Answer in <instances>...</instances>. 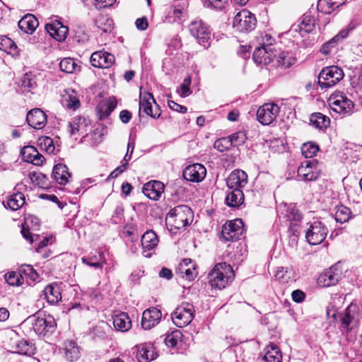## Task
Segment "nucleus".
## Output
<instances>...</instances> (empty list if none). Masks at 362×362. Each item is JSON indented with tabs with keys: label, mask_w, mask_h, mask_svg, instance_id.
Masks as SVG:
<instances>
[{
	"label": "nucleus",
	"mask_w": 362,
	"mask_h": 362,
	"mask_svg": "<svg viewBox=\"0 0 362 362\" xmlns=\"http://www.w3.org/2000/svg\"><path fill=\"white\" fill-rule=\"evenodd\" d=\"M24 324L29 326L35 334L42 336L52 333L57 326L56 321L52 315L42 313L29 316L24 321Z\"/></svg>",
	"instance_id": "obj_1"
},
{
	"label": "nucleus",
	"mask_w": 362,
	"mask_h": 362,
	"mask_svg": "<svg viewBox=\"0 0 362 362\" xmlns=\"http://www.w3.org/2000/svg\"><path fill=\"white\" fill-rule=\"evenodd\" d=\"M235 276L231 266L226 262L216 264L209 274V283L214 288L223 289Z\"/></svg>",
	"instance_id": "obj_2"
},
{
	"label": "nucleus",
	"mask_w": 362,
	"mask_h": 362,
	"mask_svg": "<svg viewBox=\"0 0 362 362\" xmlns=\"http://www.w3.org/2000/svg\"><path fill=\"white\" fill-rule=\"evenodd\" d=\"M193 218L192 209L186 205H179L172 209L165 218L166 224L175 229L182 228Z\"/></svg>",
	"instance_id": "obj_3"
},
{
	"label": "nucleus",
	"mask_w": 362,
	"mask_h": 362,
	"mask_svg": "<svg viewBox=\"0 0 362 362\" xmlns=\"http://www.w3.org/2000/svg\"><path fill=\"white\" fill-rule=\"evenodd\" d=\"M328 104L333 112L346 115L352 112L354 107L353 101L340 91L334 92L328 98Z\"/></svg>",
	"instance_id": "obj_4"
},
{
	"label": "nucleus",
	"mask_w": 362,
	"mask_h": 362,
	"mask_svg": "<svg viewBox=\"0 0 362 362\" xmlns=\"http://www.w3.org/2000/svg\"><path fill=\"white\" fill-rule=\"evenodd\" d=\"M343 70L337 66H329L322 69L318 77L321 88H329L339 83L343 78Z\"/></svg>",
	"instance_id": "obj_5"
},
{
	"label": "nucleus",
	"mask_w": 362,
	"mask_h": 362,
	"mask_svg": "<svg viewBox=\"0 0 362 362\" xmlns=\"http://www.w3.org/2000/svg\"><path fill=\"white\" fill-rule=\"evenodd\" d=\"M194 308L192 304L183 303L177 306L171 314L173 323L177 327H184L188 325L194 317Z\"/></svg>",
	"instance_id": "obj_6"
},
{
	"label": "nucleus",
	"mask_w": 362,
	"mask_h": 362,
	"mask_svg": "<svg viewBox=\"0 0 362 362\" xmlns=\"http://www.w3.org/2000/svg\"><path fill=\"white\" fill-rule=\"evenodd\" d=\"M189 31L198 43L208 47L211 41V33L209 27L202 21H194L189 25Z\"/></svg>",
	"instance_id": "obj_7"
},
{
	"label": "nucleus",
	"mask_w": 362,
	"mask_h": 362,
	"mask_svg": "<svg viewBox=\"0 0 362 362\" xmlns=\"http://www.w3.org/2000/svg\"><path fill=\"white\" fill-rule=\"evenodd\" d=\"M267 44H262L255 48L253 53V60L257 64H268L272 62L276 57V50L272 45L271 36L266 35Z\"/></svg>",
	"instance_id": "obj_8"
},
{
	"label": "nucleus",
	"mask_w": 362,
	"mask_h": 362,
	"mask_svg": "<svg viewBox=\"0 0 362 362\" xmlns=\"http://www.w3.org/2000/svg\"><path fill=\"white\" fill-rule=\"evenodd\" d=\"M279 210L281 216L291 224H293L294 227L290 226L289 230L292 231L293 235L298 233V229L295 227L300 223L303 218V215L295 204H284L279 206Z\"/></svg>",
	"instance_id": "obj_9"
},
{
	"label": "nucleus",
	"mask_w": 362,
	"mask_h": 362,
	"mask_svg": "<svg viewBox=\"0 0 362 362\" xmlns=\"http://www.w3.org/2000/svg\"><path fill=\"white\" fill-rule=\"evenodd\" d=\"M328 230L320 221L313 222L306 231L305 238L308 243L313 245H319L325 239Z\"/></svg>",
	"instance_id": "obj_10"
},
{
	"label": "nucleus",
	"mask_w": 362,
	"mask_h": 362,
	"mask_svg": "<svg viewBox=\"0 0 362 362\" xmlns=\"http://www.w3.org/2000/svg\"><path fill=\"white\" fill-rule=\"evenodd\" d=\"M256 22L254 14L247 9H243L235 16L233 25L240 32H245L253 30Z\"/></svg>",
	"instance_id": "obj_11"
},
{
	"label": "nucleus",
	"mask_w": 362,
	"mask_h": 362,
	"mask_svg": "<svg viewBox=\"0 0 362 362\" xmlns=\"http://www.w3.org/2000/svg\"><path fill=\"white\" fill-rule=\"evenodd\" d=\"M343 276L342 269L339 264H336L321 274L317 279V284L322 287H329L336 285Z\"/></svg>",
	"instance_id": "obj_12"
},
{
	"label": "nucleus",
	"mask_w": 362,
	"mask_h": 362,
	"mask_svg": "<svg viewBox=\"0 0 362 362\" xmlns=\"http://www.w3.org/2000/svg\"><path fill=\"white\" fill-rule=\"evenodd\" d=\"M360 315L356 305L351 304L340 315L341 329L346 332H351L357 325Z\"/></svg>",
	"instance_id": "obj_13"
},
{
	"label": "nucleus",
	"mask_w": 362,
	"mask_h": 362,
	"mask_svg": "<svg viewBox=\"0 0 362 362\" xmlns=\"http://www.w3.org/2000/svg\"><path fill=\"white\" fill-rule=\"evenodd\" d=\"M244 224L241 219L236 218L225 223L222 227L221 235L226 241L237 240L242 235Z\"/></svg>",
	"instance_id": "obj_14"
},
{
	"label": "nucleus",
	"mask_w": 362,
	"mask_h": 362,
	"mask_svg": "<svg viewBox=\"0 0 362 362\" xmlns=\"http://www.w3.org/2000/svg\"><path fill=\"white\" fill-rule=\"evenodd\" d=\"M298 176L304 181H313L320 176V169L317 160H308L301 163L298 168Z\"/></svg>",
	"instance_id": "obj_15"
},
{
	"label": "nucleus",
	"mask_w": 362,
	"mask_h": 362,
	"mask_svg": "<svg viewBox=\"0 0 362 362\" xmlns=\"http://www.w3.org/2000/svg\"><path fill=\"white\" fill-rule=\"evenodd\" d=\"M280 112V107L275 103H264L259 107L257 118L263 125L272 124Z\"/></svg>",
	"instance_id": "obj_16"
},
{
	"label": "nucleus",
	"mask_w": 362,
	"mask_h": 362,
	"mask_svg": "<svg viewBox=\"0 0 362 362\" xmlns=\"http://www.w3.org/2000/svg\"><path fill=\"white\" fill-rule=\"evenodd\" d=\"M175 273L183 279L192 281L198 274L197 264L189 258L183 259L177 266Z\"/></svg>",
	"instance_id": "obj_17"
},
{
	"label": "nucleus",
	"mask_w": 362,
	"mask_h": 362,
	"mask_svg": "<svg viewBox=\"0 0 362 362\" xmlns=\"http://www.w3.org/2000/svg\"><path fill=\"white\" fill-rule=\"evenodd\" d=\"M115 61V58L113 54L104 51L95 52L91 54L90 58L91 65L100 69L110 67L114 64Z\"/></svg>",
	"instance_id": "obj_18"
},
{
	"label": "nucleus",
	"mask_w": 362,
	"mask_h": 362,
	"mask_svg": "<svg viewBox=\"0 0 362 362\" xmlns=\"http://www.w3.org/2000/svg\"><path fill=\"white\" fill-rule=\"evenodd\" d=\"M206 170L200 163L190 165L183 170V177L185 180L194 182H199L205 177Z\"/></svg>",
	"instance_id": "obj_19"
},
{
	"label": "nucleus",
	"mask_w": 362,
	"mask_h": 362,
	"mask_svg": "<svg viewBox=\"0 0 362 362\" xmlns=\"http://www.w3.org/2000/svg\"><path fill=\"white\" fill-rule=\"evenodd\" d=\"M28 124L36 129H42L47 124V115L40 108H35L30 110L26 116Z\"/></svg>",
	"instance_id": "obj_20"
},
{
	"label": "nucleus",
	"mask_w": 362,
	"mask_h": 362,
	"mask_svg": "<svg viewBox=\"0 0 362 362\" xmlns=\"http://www.w3.org/2000/svg\"><path fill=\"white\" fill-rule=\"evenodd\" d=\"M162 317L160 310L151 308L144 310L141 319V326L144 329H151L158 325Z\"/></svg>",
	"instance_id": "obj_21"
},
{
	"label": "nucleus",
	"mask_w": 362,
	"mask_h": 362,
	"mask_svg": "<svg viewBox=\"0 0 362 362\" xmlns=\"http://www.w3.org/2000/svg\"><path fill=\"white\" fill-rule=\"evenodd\" d=\"M11 351L23 355L30 356L34 354L35 348L33 344L27 340L19 339L13 341V336H16V332H11Z\"/></svg>",
	"instance_id": "obj_22"
},
{
	"label": "nucleus",
	"mask_w": 362,
	"mask_h": 362,
	"mask_svg": "<svg viewBox=\"0 0 362 362\" xmlns=\"http://www.w3.org/2000/svg\"><path fill=\"white\" fill-rule=\"evenodd\" d=\"M229 189H241L247 184V175L242 170H233L226 180Z\"/></svg>",
	"instance_id": "obj_23"
},
{
	"label": "nucleus",
	"mask_w": 362,
	"mask_h": 362,
	"mask_svg": "<svg viewBox=\"0 0 362 362\" xmlns=\"http://www.w3.org/2000/svg\"><path fill=\"white\" fill-rule=\"evenodd\" d=\"M45 28L50 36L59 42L64 41L69 33L68 28L58 21L47 23Z\"/></svg>",
	"instance_id": "obj_24"
},
{
	"label": "nucleus",
	"mask_w": 362,
	"mask_h": 362,
	"mask_svg": "<svg viewBox=\"0 0 362 362\" xmlns=\"http://www.w3.org/2000/svg\"><path fill=\"white\" fill-rule=\"evenodd\" d=\"M165 185L158 180H152L143 187L144 194L152 200H158L164 192Z\"/></svg>",
	"instance_id": "obj_25"
},
{
	"label": "nucleus",
	"mask_w": 362,
	"mask_h": 362,
	"mask_svg": "<svg viewBox=\"0 0 362 362\" xmlns=\"http://www.w3.org/2000/svg\"><path fill=\"white\" fill-rule=\"evenodd\" d=\"M159 240L157 235L153 230H147L141 238V245L143 247L144 255L146 257L151 256L152 250H153L158 245Z\"/></svg>",
	"instance_id": "obj_26"
},
{
	"label": "nucleus",
	"mask_w": 362,
	"mask_h": 362,
	"mask_svg": "<svg viewBox=\"0 0 362 362\" xmlns=\"http://www.w3.org/2000/svg\"><path fill=\"white\" fill-rule=\"evenodd\" d=\"M21 153L23 159L25 162L30 163L35 165H41L45 161L44 156L33 146H24Z\"/></svg>",
	"instance_id": "obj_27"
},
{
	"label": "nucleus",
	"mask_w": 362,
	"mask_h": 362,
	"mask_svg": "<svg viewBox=\"0 0 362 362\" xmlns=\"http://www.w3.org/2000/svg\"><path fill=\"white\" fill-rule=\"evenodd\" d=\"M152 103H155V100L151 93H145L143 95L140 94V110H142L143 112L153 118H158L160 113L159 110H156L155 113L153 112Z\"/></svg>",
	"instance_id": "obj_28"
},
{
	"label": "nucleus",
	"mask_w": 362,
	"mask_h": 362,
	"mask_svg": "<svg viewBox=\"0 0 362 362\" xmlns=\"http://www.w3.org/2000/svg\"><path fill=\"white\" fill-rule=\"evenodd\" d=\"M69 132L71 135H85L88 127V121L83 117H74L69 124Z\"/></svg>",
	"instance_id": "obj_29"
},
{
	"label": "nucleus",
	"mask_w": 362,
	"mask_h": 362,
	"mask_svg": "<svg viewBox=\"0 0 362 362\" xmlns=\"http://www.w3.org/2000/svg\"><path fill=\"white\" fill-rule=\"evenodd\" d=\"M52 177L56 182L59 185H64L69 182L71 175L69 173L68 168L66 165L58 163L53 168Z\"/></svg>",
	"instance_id": "obj_30"
},
{
	"label": "nucleus",
	"mask_w": 362,
	"mask_h": 362,
	"mask_svg": "<svg viewBox=\"0 0 362 362\" xmlns=\"http://www.w3.org/2000/svg\"><path fill=\"white\" fill-rule=\"evenodd\" d=\"M117 106L115 98H109L107 100H103L97 107L98 118L103 120L107 118Z\"/></svg>",
	"instance_id": "obj_31"
},
{
	"label": "nucleus",
	"mask_w": 362,
	"mask_h": 362,
	"mask_svg": "<svg viewBox=\"0 0 362 362\" xmlns=\"http://www.w3.org/2000/svg\"><path fill=\"white\" fill-rule=\"evenodd\" d=\"M113 325L116 330L122 332L129 330L132 327V321L126 313L115 314L112 317Z\"/></svg>",
	"instance_id": "obj_32"
},
{
	"label": "nucleus",
	"mask_w": 362,
	"mask_h": 362,
	"mask_svg": "<svg viewBox=\"0 0 362 362\" xmlns=\"http://www.w3.org/2000/svg\"><path fill=\"white\" fill-rule=\"evenodd\" d=\"M315 28V19L310 15H303L299 23L292 26V30H299L300 34L303 36V33H308L313 30Z\"/></svg>",
	"instance_id": "obj_33"
},
{
	"label": "nucleus",
	"mask_w": 362,
	"mask_h": 362,
	"mask_svg": "<svg viewBox=\"0 0 362 362\" xmlns=\"http://www.w3.org/2000/svg\"><path fill=\"white\" fill-rule=\"evenodd\" d=\"M137 359L139 362H149L156 358L154 348L151 344H144L137 346Z\"/></svg>",
	"instance_id": "obj_34"
},
{
	"label": "nucleus",
	"mask_w": 362,
	"mask_h": 362,
	"mask_svg": "<svg viewBox=\"0 0 362 362\" xmlns=\"http://www.w3.org/2000/svg\"><path fill=\"white\" fill-rule=\"evenodd\" d=\"M38 21L33 14L24 16L18 22L19 28L29 34H32L38 26Z\"/></svg>",
	"instance_id": "obj_35"
},
{
	"label": "nucleus",
	"mask_w": 362,
	"mask_h": 362,
	"mask_svg": "<svg viewBox=\"0 0 362 362\" xmlns=\"http://www.w3.org/2000/svg\"><path fill=\"white\" fill-rule=\"evenodd\" d=\"M44 295L49 304L54 305L62 300L60 288L57 284L47 285L44 289Z\"/></svg>",
	"instance_id": "obj_36"
},
{
	"label": "nucleus",
	"mask_w": 362,
	"mask_h": 362,
	"mask_svg": "<svg viewBox=\"0 0 362 362\" xmlns=\"http://www.w3.org/2000/svg\"><path fill=\"white\" fill-rule=\"evenodd\" d=\"M276 279L282 284H288L296 281V274L292 267H278L275 272Z\"/></svg>",
	"instance_id": "obj_37"
},
{
	"label": "nucleus",
	"mask_w": 362,
	"mask_h": 362,
	"mask_svg": "<svg viewBox=\"0 0 362 362\" xmlns=\"http://www.w3.org/2000/svg\"><path fill=\"white\" fill-rule=\"evenodd\" d=\"M226 197V203L230 207H238L241 205L244 201V194L242 189H229Z\"/></svg>",
	"instance_id": "obj_38"
},
{
	"label": "nucleus",
	"mask_w": 362,
	"mask_h": 362,
	"mask_svg": "<svg viewBox=\"0 0 362 362\" xmlns=\"http://www.w3.org/2000/svg\"><path fill=\"white\" fill-rule=\"evenodd\" d=\"M62 104L64 107L75 110L80 107L79 98L76 93L71 90V91H66V93L62 95Z\"/></svg>",
	"instance_id": "obj_39"
},
{
	"label": "nucleus",
	"mask_w": 362,
	"mask_h": 362,
	"mask_svg": "<svg viewBox=\"0 0 362 362\" xmlns=\"http://www.w3.org/2000/svg\"><path fill=\"white\" fill-rule=\"evenodd\" d=\"M263 359L265 362H281V352L276 345L271 344L267 346Z\"/></svg>",
	"instance_id": "obj_40"
},
{
	"label": "nucleus",
	"mask_w": 362,
	"mask_h": 362,
	"mask_svg": "<svg viewBox=\"0 0 362 362\" xmlns=\"http://www.w3.org/2000/svg\"><path fill=\"white\" fill-rule=\"evenodd\" d=\"M310 123L319 129H324L329 127L330 119L320 112H315L310 115Z\"/></svg>",
	"instance_id": "obj_41"
},
{
	"label": "nucleus",
	"mask_w": 362,
	"mask_h": 362,
	"mask_svg": "<svg viewBox=\"0 0 362 362\" xmlns=\"http://www.w3.org/2000/svg\"><path fill=\"white\" fill-rule=\"evenodd\" d=\"M346 0H320L317 7L320 8L322 12L329 14L335 8L339 7L345 3Z\"/></svg>",
	"instance_id": "obj_42"
},
{
	"label": "nucleus",
	"mask_w": 362,
	"mask_h": 362,
	"mask_svg": "<svg viewBox=\"0 0 362 362\" xmlns=\"http://www.w3.org/2000/svg\"><path fill=\"white\" fill-rule=\"evenodd\" d=\"M25 204V196L21 192L13 194L7 199L6 204L12 211H17Z\"/></svg>",
	"instance_id": "obj_43"
},
{
	"label": "nucleus",
	"mask_w": 362,
	"mask_h": 362,
	"mask_svg": "<svg viewBox=\"0 0 362 362\" xmlns=\"http://www.w3.org/2000/svg\"><path fill=\"white\" fill-rule=\"evenodd\" d=\"M65 357L70 361L77 360L80 357V351L76 343L68 341L64 344Z\"/></svg>",
	"instance_id": "obj_44"
},
{
	"label": "nucleus",
	"mask_w": 362,
	"mask_h": 362,
	"mask_svg": "<svg viewBox=\"0 0 362 362\" xmlns=\"http://www.w3.org/2000/svg\"><path fill=\"white\" fill-rule=\"evenodd\" d=\"M82 261L83 263L90 267L100 269L103 268V265L106 264L104 254L101 252L98 253V255L83 257Z\"/></svg>",
	"instance_id": "obj_45"
},
{
	"label": "nucleus",
	"mask_w": 362,
	"mask_h": 362,
	"mask_svg": "<svg viewBox=\"0 0 362 362\" xmlns=\"http://www.w3.org/2000/svg\"><path fill=\"white\" fill-rule=\"evenodd\" d=\"M95 23L103 33H110L113 28V21L107 16L100 15L95 19Z\"/></svg>",
	"instance_id": "obj_46"
},
{
	"label": "nucleus",
	"mask_w": 362,
	"mask_h": 362,
	"mask_svg": "<svg viewBox=\"0 0 362 362\" xmlns=\"http://www.w3.org/2000/svg\"><path fill=\"white\" fill-rule=\"evenodd\" d=\"M335 220L337 222L344 223L347 222L351 217V211L349 208L340 205L336 206Z\"/></svg>",
	"instance_id": "obj_47"
},
{
	"label": "nucleus",
	"mask_w": 362,
	"mask_h": 362,
	"mask_svg": "<svg viewBox=\"0 0 362 362\" xmlns=\"http://www.w3.org/2000/svg\"><path fill=\"white\" fill-rule=\"evenodd\" d=\"M0 49L10 54L17 53V46L15 42L6 36L0 37Z\"/></svg>",
	"instance_id": "obj_48"
},
{
	"label": "nucleus",
	"mask_w": 362,
	"mask_h": 362,
	"mask_svg": "<svg viewBox=\"0 0 362 362\" xmlns=\"http://www.w3.org/2000/svg\"><path fill=\"white\" fill-rule=\"evenodd\" d=\"M296 59L292 55L291 53L287 52H282L277 57L276 63L279 66L283 68H288L293 64Z\"/></svg>",
	"instance_id": "obj_49"
},
{
	"label": "nucleus",
	"mask_w": 362,
	"mask_h": 362,
	"mask_svg": "<svg viewBox=\"0 0 362 362\" xmlns=\"http://www.w3.org/2000/svg\"><path fill=\"white\" fill-rule=\"evenodd\" d=\"M6 281L11 286H18L23 284V277L19 272H9L5 274Z\"/></svg>",
	"instance_id": "obj_50"
},
{
	"label": "nucleus",
	"mask_w": 362,
	"mask_h": 362,
	"mask_svg": "<svg viewBox=\"0 0 362 362\" xmlns=\"http://www.w3.org/2000/svg\"><path fill=\"white\" fill-rule=\"evenodd\" d=\"M318 151V146L313 142L305 143L301 147L302 154L305 158H313L317 154Z\"/></svg>",
	"instance_id": "obj_51"
},
{
	"label": "nucleus",
	"mask_w": 362,
	"mask_h": 362,
	"mask_svg": "<svg viewBox=\"0 0 362 362\" xmlns=\"http://www.w3.org/2000/svg\"><path fill=\"white\" fill-rule=\"evenodd\" d=\"M76 66L77 64L72 58H64L59 63L61 71L68 74L73 73Z\"/></svg>",
	"instance_id": "obj_52"
},
{
	"label": "nucleus",
	"mask_w": 362,
	"mask_h": 362,
	"mask_svg": "<svg viewBox=\"0 0 362 362\" xmlns=\"http://www.w3.org/2000/svg\"><path fill=\"white\" fill-rule=\"evenodd\" d=\"M22 86L28 91H31L37 87V82L32 74H25L22 79Z\"/></svg>",
	"instance_id": "obj_53"
},
{
	"label": "nucleus",
	"mask_w": 362,
	"mask_h": 362,
	"mask_svg": "<svg viewBox=\"0 0 362 362\" xmlns=\"http://www.w3.org/2000/svg\"><path fill=\"white\" fill-rule=\"evenodd\" d=\"M232 146L229 137H223L217 139L214 144V147L220 152L229 150Z\"/></svg>",
	"instance_id": "obj_54"
},
{
	"label": "nucleus",
	"mask_w": 362,
	"mask_h": 362,
	"mask_svg": "<svg viewBox=\"0 0 362 362\" xmlns=\"http://www.w3.org/2000/svg\"><path fill=\"white\" fill-rule=\"evenodd\" d=\"M206 8L221 10L225 8L228 0H202Z\"/></svg>",
	"instance_id": "obj_55"
},
{
	"label": "nucleus",
	"mask_w": 362,
	"mask_h": 362,
	"mask_svg": "<svg viewBox=\"0 0 362 362\" xmlns=\"http://www.w3.org/2000/svg\"><path fill=\"white\" fill-rule=\"evenodd\" d=\"M232 146H238L244 144L247 139L246 134L243 132H238L230 136Z\"/></svg>",
	"instance_id": "obj_56"
},
{
	"label": "nucleus",
	"mask_w": 362,
	"mask_h": 362,
	"mask_svg": "<svg viewBox=\"0 0 362 362\" xmlns=\"http://www.w3.org/2000/svg\"><path fill=\"white\" fill-rule=\"evenodd\" d=\"M181 332L178 330L173 332L165 337V342L169 347H175L177 344L178 339L180 338Z\"/></svg>",
	"instance_id": "obj_57"
},
{
	"label": "nucleus",
	"mask_w": 362,
	"mask_h": 362,
	"mask_svg": "<svg viewBox=\"0 0 362 362\" xmlns=\"http://www.w3.org/2000/svg\"><path fill=\"white\" fill-rule=\"evenodd\" d=\"M345 37V35L341 37L337 35L334 37H333L329 41L325 42L321 47L320 51L324 54H328L331 52V48L334 47L337 41L340 39H342Z\"/></svg>",
	"instance_id": "obj_58"
},
{
	"label": "nucleus",
	"mask_w": 362,
	"mask_h": 362,
	"mask_svg": "<svg viewBox=\"0 0 362 362\" xmlns=\"http://www.w3.org/2000/svg\"><path fill=\"white\" fill-rule=\"evenodd\" d=\"M21 272L29 277L32 281H35L39 278L37 272L29 264L22 266Z\"/></svg>",
	"instance_id": "obj_59"
},
{
	"label": "nucleus",
	"mask_w": 362,
	"mask_h": 362,
	"mask_svg": "<svg viewBox=\"0 0 362 362\" xmlns=\"http://www.w3.org/2000/svg\"><path fill=\"white\" fill-rule=\"evenodd\" d=\"M191 84V78L189 76L185 78L183 81V83L180 85V95L181 97H187L192 93V91L189 88V86Z\"/></svg>",
	"instance_id": "obj_60"
},
{
	"label": "nucleus",
	"mask_w": 362,
	"mask_h": 362,
	"mask_svg": "<svg viewBox=\"0 0 362 362\" xmlns=\"http://www.w3.org/2000/svg\"><path fill=\"white\" fill-rule=\"evenodd\" d=\"M40 145L48 153H52L54 150L53 141L50 137L45 136L40 139Z\"/></svg>",
	"instance_id": "obj_61"
},
{
	"label": "nucleus",
	"mask_w": 362,
	"mask_h": 362,
	"mask_svg": "<svg viewBox=\"0 0 362 362\" xmlns=\"http://www.w3.org/2000/svg\"><path fill=\"white\" fill-rule=\"evenodd\" d=\"M292 299L294 302L302 303L305 298V294L300 290H295L291 293Z\"/></svg>",
	"instance_id": "obj_62"
},
{
	"label": "nucleus",
	"mask_w": 362,
	"mask_h": 362,
	"mask_svg": "<svg viewBox=\"0 0 362 362\" xmlns=\"http://www.w3.org/2000/svg\"><path fill=\"white\" fill-rule=\"evenodd\" d=\"M168 106L170 109L177 111L178 112L185 113L187 112V107L181 105L173 100H168Z\"/></svg>",
	"instance_id": "obj_63"
},
{
	"label": "nucleus",
	"mask_w": 362,
	"mask_h": 362,
	"mask_svg": "<svg viewBox=\"0 0 362 362\" xmlns=\"http://www.w3.org/2000/svg\"><path fill=\"white\" fill-rule=\"evenodd\" d=\"M128 164V163H122V164L119 166H118L110 174L109 178H116L119 174H121L126 170Z\"/></svg>",
	"instance_id": "obj_64"
}]
</instances>
